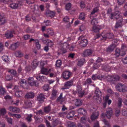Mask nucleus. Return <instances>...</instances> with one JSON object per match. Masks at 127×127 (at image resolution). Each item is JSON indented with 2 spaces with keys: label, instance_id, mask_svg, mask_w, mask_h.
Returning a JSON list of instances; mask_svg holds the SVG:
<instances>
[{
  "label": "nucleus",
  "instance_id": "obj_18",
  "mask_svg": "<svg viewBox=\"0 0 127 127\" xmlns=\"http://www.w3.org/2000/svg\"><path fill=\"white\" fill-rule=\"evenodd\" d=\"M38 64V62L36 59H34L32 62V68L33 69H35Z\"/></svg>",
  "mask_w": 127,
  "mask_h": 127
},
{
  "label": "nucleus",
  "instance_id": "obj_52",
  "mask_svg": "<svg viewBox=\"0 0 127 127\" xmlns=\"http://www.w3.org/2000/svg\"><path fill=\"white\" fill-rule=\"evenodd\" d=\"M59 121L57 120H55L53 121L52 123V125L53 127H55L57 126L58 124Z\"/></svg>",
  "mask_w": 127,
  "mask_h": 127
},
{
  "label": "nucleus",
  "instance_id": "obj_46",
  "mask_svg": "<svg viewBox=\"0 0 127 127\" xmlns=\"http://www.w3.org/2000/svg\"><path fill=\"white\" fill-rule=\"evenodd\" d=\"M41 73L43 74L47 75L48 74V72L47 69L46 68H42L41 70Z\"/></svg>",
  "mask_w": 127,
  "mask_h": 127
},
{
  "label": "nucleus",
  "instance_id": "obj_36",
  "mask_svg": "<svg viewBox=\"0 0 127 127\" xmlns=\"http://www.w3.org/2000/svg\"><path fill=\"white\" fill-rule=\"evenodd\" d=\"M46 32L49 34H50L51 35H53L54 34V32L52 29L49 28L47 29L46 30Z\"/></svg>",
  "mask_w": 127,
  "mask_h": 127
},
{
  "label": "nucleus",
  "instance_id": "obj_28",
  "mask_svg": "<svg viewBox=\"0 0 127 127\" xmlns=\"http://www.w3.org/2000/svg\"><path fill=\"white\" fill-rule=\"evenodd\" d=\"M92 81L90 78H88L86 81L84 82L83 83L84 85H86L87 84L89 85L91 84L92 83Z\"/></svg>",
  "mask_w": 127,
  "mask_h": 127
},
{
  "label": "nucleus",
  "instance_id": "obj_49",
  "mask_svg": "<svg viewBox=\"0 0 127 127\" xmlns=\"http://www.w3.org/2000/svg\"><path fill=\"white\" fill-rule=\"evenodd\" d=\"M36 78L37 79L40 81H43L44 80V77L43 76H37L36 77Z\"/></svg>",
  "mask_w": 127,
  "mask_h": 127
},
{
  "label": "nucleus",
  "instance_id": "obj_14",
  "mask_svg": "<svg viewBox=\"0 0 127 127\" xmlns=\"http://www.w3.org/2000/svg\"><path fill=\"white\" fill-rule=\"evenodd\" d=\"M121 49L122 52L121 54V56H123L126 54L127 51V47L126 45L123 44L122 45Z\"/></svg>",
  "mask_w": 127,
  "mask_h": 127
},
{
  "label": "nucleus",
  "instance_id": "obj_33",
  "mask_svg": "<svg viewBox=\"0 0 127 127\" xmlns=\"http://www.w3.org/2000/svg\"><path fill=\"white\" fill-rule=\"evenodd\" d=\"M15 54L17 57H21L23 56V53L21 51H16L15 53Z\"/></svg>",
  "mask_w": 127,
  "mask_h": 127
},
{
  "label": "nucleus",
  "instance_id": "obj_51",
  "mask_svg": "<svg viewBox=\"0 0 127 127\" xmlns=\"http://www.w3.org/2000/svg\"><path fill=\"white\" fill-rule=\"evenodd\" d=\"M71 6V3H69L67 4L65 6V9L67 10H69L70 9Z\"/></svg>",
  "mask_w": 127,
  "mask_h": 127
},
{
  "label": "nucleus",
  "instance_id": "obj_47",
  "mask_svg": "<svg viewBox=\"0 0 127 127\" xmlns=\"http://www.w3.org/2000/svg\"><path fill=\"white\" fill-rule=\"evenodd\" d=\"M6 93V91L5 89L2 87H0V94L1 95H3Z\"/></svg>",
  "mask_w": 127,
  "mask_h": 127
},
{
  "label": "nucleus",
  "instance_id": "obj_38",
  "mask_svg": "<svg viewBox=\"0 0 127 127\" xmlns=\"http://www.w3.org/2000/svg\"><path fill=\"white\" fill-rule=\"evenodd\" d=\"M100 29L98 27L94 26L93 27V30L94 32L98 33L99 32Z\"/></svg>",
  "mask_w": 127,
  "mask_h": 127
},
{
  "label": "nucleus",
  "instance_id": "obj_30",
  "mask_svg": "<svg viewBox=\"0 0 127 127\" xmlns=\"http://www.w3.org/2000/svg\"><path fill=\"white\" fill-rule=\"evenodd\" d=\"M8 72L15 76H18L19 75L17 73L16 71L13 69L9 70Z\"/></svg>",
  "mask_w": 127,
  "mask_h": 127
},
{
  "label": "nucleus",
  "instance_id": "obj_4",
  "mask_svg": "<svg viewBox=\"0 0 127 127\" xmlns=\"http://www.w3.org/2000/svg\"><path fill=\"white\" fill-rule=\"evenodd\" d=\"M20 85L23 88L27 89L28 88L27 81L25 79H21L19 81Z\"/></svg>",
  "mask_w": 127,
  "mask_h": 127
},
{
  "label": "nucleus",
  "instance_id": "obj_27",
  "mask_svg": "<svg viewBox=\"0 0 127 127\" xmlns=\"http://www.w3.org/2000/svg\"><path fill=\"white\" fill-rule=\"evenodd\" d=\"M44 112L46 113H48L51 110V107L50 105H49L44 108Z\"/></svg>",
  "mask_w": 127,
  "mask_h": 127
},
{
  "label": "nucleus",
  "instance_id": "obj_8",
  "mask_svg": "<svg viewBox=\"0 0 127 127\" xmlns=\"http://www.w3.org/2000/svg\"><path fill=\"white\" fill-rule=\"evenodd\" d=\"M92 52L90 49H87L85 50L83 53H81L83 57L89 56L92 54Z\"/></svg>",
  "mask_w": 127,
  "mask_h": 127
},
{
  "label": "nucleus",
  "instance_id": "obj_29",
  "mask_svg": "<svg viewBox=\"0 0 127 127\" xmlns=\"http://www.w3.org/2000/svg\"><path fill=\"white\" fill-rule=\"evenodd\" d=\"M102 69L106 72L110 71V70L109 66L106 65H103L102 66Z\"/></svg>",
  "mask_w": 127,
  "mask_h": 127
},
{
  "label": "nucleus",
  "instance_id": "obj_39",
  "mask_svg": "<svg viewBox=\"0 0 127 127\" xmlns=\"http://www.w3.org/2000/svg\"><path fill=\"white\" fill-rule=\"evenodd\" d=\"M62 63V62L61 60H58L56 61L55 65L57 67H60L61 66Z\"/></svg>",
  "mask_w": 127,
  "mask_h": 127
},
{
  "label": "nucleus",
  "instance_id": "obj_13",
  "mask_svg": "<svg viewBox=\"0 0 127 127\" xmlns=\"http://www.w3.org/2000/svg\"><path fill=\"white\" fill-rule=\"evenodd\" d=\"M99 115V112H95L93 113L91 116V118L92 121H94L97 119Z\"/></svg>",
  "mask_w": 127,
  "mask_h": 127
},
{
  "label": "nucleus",
  "instance_id": "obj_24",
  "mask_svg": "<svg viewBox=\"0 0 127 127\" xmlns=\"http://www.w3.org/2000/svg\"><path fill=\"white\" fill-rule=\"evenodd\" d=\"M74 114V112L72 111L70 112L67 115V118L68 119L71 120L73 117Z\"/></svg>",
  "mask_w": 127,
  "mask_h": 127
},
{
  "label": "nucleus",
  "instance_id": "obj_41",
  "mask_svg": "<svg viewBox=\"0 0 127 127\" xmlns=\"http://www.w3.org/2000/svg\"><path fill=\"white\" fill-rule=\"evenodd\" d=\"M46 42L47 43V45L50 47H52L54 45L53 42L51 40L49 39L47 40Z\"/></svg>",
  "mask_w": 127,
  "mask_h": 127
},
{
  "label": "nucleus",
  "instance_id": "obj_62",
  "mask_svg": "<svg viewBox=\"0 0 127 127\" xmlns=\"http://www.w3.org/2000/svg\"><path fill=\"white\" fill-rule=\"evenodd\" d=\"M86 95V94L85 93L84 90L82 91H81L80 92V97H82Z\"/></svg>",
  "mask_w": 127,
  "mask_h": 127
},
{
  "label": "nucleus",
  "instance_id": "obj_25",
  "mask_svg": "<svg viewBox=\"0 0 127 127\" xmlns=\"http://www.w3.org/2000/svg\"><path fill=\"white\" fill-rule=\"evenodd\" d=\"M115 48V46L114 45L112 44L108 47L106 50L107 52H111Z\"/></svg>",
  "mask_w": 127,
  "mask_h": 127
},
{
  "label": "nucleus",
  "instance_id": "obj_60",
  "mask_svg": "<svg viewBox=\"0 0 127 127\" xmlns=\"http://www.w3.org/2000/svg\"><path fill=\"white\" fill-rule=\"evenodd\" d=\"M35 0H26V1L28 4H31L35 2Z\"/></svg>",
  "mask_w": 127,
  "mask_h": 127
},
{
  "label": "nucleus",
  "instance_id": "obj_64",
  "mask_svg": "<svg viewBox=\"0 0 127 127\" xmlns=\"http://www.w3.org/2000/svg\"><path fill=\"white\" fill-rule=\"evenodd\" d=\"M4 98L6 100H8L9 99H11L12 98V96L7 95L6 96L4 97Z\"/></svg>",
  "mask_w": 127,
  "mask_h": 127
},
{
  "label": "nucleus",
  "instance_id": "obj_16",
  "mask_svg": "<svg viewBox=\"0 0 127 127\" xmlns=\"http://www.w3.org/2000/svg\"><path fill=\"white\" fill-rule=\"evenodd\" d=\"M8 109L10 111L14 113H18L19 111V109L18 108L12 106L9 107Z\"/></svg>",
  "mask_w": 127,
  "mask_h": 127
},
{
  "label": "nucleus",
  "instance_id": "obj_57",
  "mask_svg": "<svg viewBox=\"0 0 127 127\" xmlns=\"http://www.w3.org/2000/svg\"><path fill=\"white\" fill-rule=\"evenodd\" d=\"M58 93V91L55 89H53L52 91V95L53 96H56Z\"/></svg>",
  "mask_w": 127,
  "mask_h": 127
},
{
  "label": "nucleus",
  "instance_id": "obj_6",
  "mask_svg": "<svg viewBox=\"0 0 127 127\" xmlns=\"http://www.w3.org/2000/svg\"><path fill=\"white\" fill-rule=\"evenodd\" d=\"M71 73L68 71H65L62 74V76L64 79L66 80L68 79L70 77Z\"/></svg>",
  "mask_w": 127,
  "mask_h": 127
},
{
  "label": "nucleus",
  "instance_id": "obj_15",
  "mask_svg": "<svg viewBox=\"0 0 127 127\" xmlns=\"http://www.w3.org/2000/svg\"><path fill=\"white\" fill-rule=\"evenodd\" d=\"M6 22V21L3 15L0 13V25H3Z\"/></svg>",
  "mask_w": 127,
  "mask_h": 127
},
{
  "label": "nucleus",
  "instance_id": "obj_42",
  "mask_svg": "<svg viewBox=\"0 0 127 127\" xmlns=\"http://www.w3.org/2000/svg\"><path fill=\"white\" fill-rule=\"evenodd\" d=\"M98 23L97 20V19L95 18L93 19L91 22V24L94 26L96 25Z\"/></svg>",
  "mask_w": 127,
  "mask_h": 127
},
{
  "label": "nucleus",
  "instance_id": "obj_12",
  "mask_svg": "<svg viewBox=\"0 0 127 127\" xmlns=\"http://www.w3.org/2000/svg\"><path fill=\"white\" fill-rule=\"evenodd\" d=\"M88 43L87 40L86 39H82L80 43L81 46L83 47H86Z\"/></svg>",
  "mask_w": 127,
  "mask_h": 127
},
{
  "label": "nucleus",
  "instance_id": "obj_1",
  "mask_svg": "<svg viewBox=\"0 0 127 127\" xmlns=\"http://www.w3.org/2000/svg\"><path fill=\"white\" fill-rule=\"evenodd\" d=\"M120 13L119 11H116L114 13L111 14V16H110V18L111 19H116L117 20H120V18L122 17L120 16Z\"/></svg>",
  "mask_w": 127,
  "mask_h": 127
},
{
  "label": "nucleus",
  "instance_id": "obj_9",
  "mask_svg": "<svg viewBox=\"0 0 127 127\" xmlns=\"http://www.w3.org/2000/svg\"><path fill=\"white\" fill-rule=\"evenodd\" d=\"M95 94L96 96V98H95V96L93 97L94 99H98L100 96L102 95L101 92L99 90L98 88H96L95 92Z\"/></svg>",
  "mask_w": 127,
  "mask_h": 127
},
{
  "label": "nucleus",
  "instance_id": "obj_56",
  "mask_svg": "<svg viewBox=\"0 0 127 127\" xmlns=\"http://www.w3.org/2000/svg\"><path fill=\"white\" fill-rule=\"evenodd\" d=\"M8 56L6 55H4L2 57V58L3 60L5 62L8 61Z\"/></svg>",
  "mask_w": 127,
  "mask_h": 127
},
{
  "label": "nucleus",
  "instance_id": "obj_43",
  "mask_svg": "<svg viewBox=\"0 0 127 127\" xmlns=\"http://www.w3.org/2000/svg\"><path fill=\"white\" fill-rule=\"evenodd\" d=\"M80 114L81 115H85L87 114V111L84 109L80 108Z\"/></svg>",
  "mask_w": 127,
  "mask_h": 127
},
{
  "label": "nucleus",
  "instance_id": "obj_34",
  "mask_svg": "<svg viewBox=\"0 0 127 127\" xmlns=\"http://www.w3.org/2000/svg\"><path fill=\"white\" fill-rule=\"evenodd\" d=\"M67 124L68 127H77L74 123L71 121H68Z\"/></svg>",
  "mask_w": 127,
  "mask_h": 127
},
{
  "label": "nucleus",
  "instance_id": "obj_53",
  "mask_svg": "<svg viewBox=\"0 0 127 127\" xmlns=\"http://www.w3.org/2000/svg\"><path fill=\"white\" fill-rule=\"evenodd\" d=\"M35 44L36 48L37 49L39 50L41 48V45L39 44V41L37 40H35Z\"/></svg>",
  "mask_w": 127,
  "mask_h": 127
},
{
  "label": "nucleus",
  "instance_id": "obj_3",
  "mask_svg": "<svg viewBox=\"0 0 127 127\" xmlns=\"http://www.w3.org/2000/svg\"><path fill=\"white\" fill-rule=\"evenodd\" d=\"M28 83L31 86H35L36 87L38 86L39 84L37 81L34 80L33 78L29 77L28 78Z\"/></svg>",
  "mask_w": 127,
  "mask_h": 127
},
{
  "label": "nucleus",
  "instance_id": "obj_50",
  "mask_svg": "<svg viewBox=\"0 0 127 127\" xmlns=\"http://www.w3.org/2000/svg\"><path fill=\"white\" fill-rule=\"evenodd\" d=\"M103 61V60L102 58L99 57L96 60L95 62L98 64H99L100 65H101V63Z\"/></svg>",
  "mask_w": 127,
  "mask_h": 127
},
{
  "label": "nucleus",
  "instance_id": "obj_37",
  "mask_svg": "<svg viewBox=\"0 0 127 127\" xmlns=\"http://www.w3.org/2000/svg\"><path fill=\"white\" fill-rule=\"evenodd\" d=\"M6 111L5 109L3 108L0 109V115L3 116L6 113Z\"/></svg>",
  "mask_w": 127,
  "mask_h": 127
},
{
  "label": "nucleus",
  "instance_id": "obj_58",
  "mask_svg": "<svg viewBox=\"0 0 127 127\" xmlns=\"http://www.w3.org/2000/svg\"><path fill=\"white\" fill-rule=\"evenodd\" d=\"M80 6L81 9H84L85 7V4L84 1H81L80 3Z\"/></svg>",
  "mask_w": 127,
  "mask_h": 127
},
{
  "label": "nucleus",
  "instance_id": "obj_2",
  "mask_svg": "<svg viewBox=\"0 0 127 127\" xmlns=\"http://www.w3.org/2000/svg\"><path fill=\"white\" fill-rule=\"evenodd\" d=\"M23 2L22 1L19 2L18 3L13 2L10 3L9 6L13 9H16L20 6H22L23 5Z\"/></svg>",
  "mask_w": 127,
  "mask_h": 127
},
{
  "label": "nucleus",
  "instance_id": "obj_35",
  "mask_svg": "<svg viewBox=\"0 0 127 127\" xmlns=\"http://www.w3.org/2000/svg\"><path fill=\"white\" fill-rule=\"evenodd\" d=\"M101 65L96 62L93 64V68L94 69H98L100 66Z\"/></svg>",
  "mask_w": 127,
  "mask_h": 127
},
{
  "label": "nucleus",
  "instance_id": "obj_44",
  "mask_svg": "<svg viewBox=\"0 0 127 127\" xmlns=\"http://www.w3.org/2000/svg\"><path fill=\"white\" fill-rule=\"evenodd\" d=\"M33 115L32 114L28 115L26 118V120L28 122H31L32 120L31 118L32 117Z\"/></svg>",
  "mask_w": 127,
  "mask_h": 127
},
{
  "label": "nucleus",
  "instance_id": "obj_21",
  "mask_svg": "<svg viewBox=\"0 0 127 127\" xmlns=\"http://www.w3.org/2000/svg\"><path fill=\"white\" fill-rule=\"evenodd\" d=\"M124 84L119 83L116 86L115 88L117 90L120 92L121 91V90L122 89Z\"/></svg>",
  "mask_w": 127,
  "mask_h": 127
},
{
  "label": "nucleus",
  "instance_id": "obj_11",
  "mask_svg": "<svg viewBox=\"0 0 127 127\" xmlns=\"http://www.w3.org/2000/svg\"><path fill=\"white\" fill-rule=\"evenodd\" d=\"M123 21V18H120V20H118L116 24L115 28L116 29H118V28L121 27Z\"/></svg>",
  "mask_w": 127,
  "mask_h": 127
},
{
  "label": "nucleus",
  "instance_id": "obj_26",
  "mask_svg": "<svg viewBox=\"0 0 127 127\" xmlns=\"http://www.w3.org/2000/svg\"><path fill=\"white\" fill-rule=\"evenodd\" d=\"M58 51L59 52H58V55H60V54L63 55L66 53L67 52L66 49L64 48L63 47L60 49Z\"/></svg>",
  "mask_w": 127,
  "mask_h": 127
},
{
  "label": "nucleus",
  "instance_id": "obj_63",
  "mask_svg": "<svg viewBox=\"0 0 127 127\" xmlns=\"http://www.w3.org/2000/svg\"><path fill=\"white\" fill-rule=\"evenodd\" d=\"M35 14H33L32 17V18L33 21L35 22H37L38 21V20L37 19V16L36 17H35Z\"/></svg>",
  "mask_w": 127,
  "mask_h": 127
},
{
  "label": "nucleus",
  "instance_id": "obj_59",
  "mask_svg": "<svg viewBox=\"0 0 127 127\" xmlns=\"http://www.w3.org/2000/svg\"><path fill=\"white\" fill-rule=\"evenodd\" d=\"M80 121L82 123L85 124L86 121V118L84 117H83L81 118Z\"/></svg>",
  "mask_w": 127,
  "mask_h": 127
},
{
  "label": "nucleus",
  "instance_id": "obj_23",
  "mask_svg": "<svg viewBox=\"0 0 127 127\" xmlns=\"http://www.w3.org/2000/svg\"><path fill=\"white\" fill-rule=\"evenodd\" d=\"M34 95V93L31 92L27 93L25 95V97L26 98H33Z\"/></svg>",
  "mask_w": 127,
  "mask_h": 127
},
{
  "label": "nucleus",
  "instance_id": "obj_20",
  "mask_svg": "<svg viewBox=\"0 0 127 127\" xmlns=\"http://www.w3.org/2000/svg\"><path fill=\"white\" fill-rule=\"evenodd\" d=\"M19 44L18 42H16L12 44L10 47V48L11 50H14L19 46Z\"/></svg>",
  "mask_w": 127,
  "mask_h": 127
},
{
  "label": "nucleus",
  "instance_id": "obj_45",
  "mask_svg": "<svg viewBox=\"0 0 127 127\" xmlns=\"http://www.w3.org/2000/svg\"><path fill=\"white\" fill-rule=\"evenodd\" d=\"M120 90L121 91L120 92L125 93L127 91V87L124 84L122 89Z\"/></svg>",
  "mask_w": 127,
  "mask_h": 127
},
{
  "label": "nucleus",
  "instance_id": "obj_48",
  "mask_svg": "<svg viewBox=\"0 0 127 127\" xmlns=\"http://www.w3.org/2000/svg\"><path fill=\"white\" fill-rule=\"evenodd\" d=\"M111 78H113V81H118L120 79V77L118 75L112 76V77Z\"/></svg>",
  "mask_w": 127,
  "mask_h": 127
},
{
  "label": "nucleus",
  "instance_id": "obj_40",
  "mask_svg": "<svg viewBox=\"0 0 127 127\" xmlns=\"http://www.w3.org/2000/svg\"><path fill=\"white\" fill-rule=\"evenodd\" d=\"M98 11V9L97 7L94 8L93 10L90 15V17L91 18V17L93 14H94L95 13L97 12Z\"/></svg>",
  "mask_w": 127,
  "mask_h": 127
},
{
  "label": "nucleus",
  "instance_id": "obj_32",
  "mask_svg": "<svg viewBox=\"0 0 127 127\" xmlns=\"http://www.w3.org/2000/svg\"><path fill=\"white\" fill-rule=\"evenodd\" d=\"M120 50L118 48L116 49L115 51V53L114 54V56L116 58H118L121 55L120 54Z\"/></svg>",
  "mask_w": 127,
  "mask_h": 127
},
{
  "label": "nucleus",
  "instance_id": "obj_5",
  "mask_svg": "<svg viewBox=\"0 0 127 127\" xmlns=\"http://www.w3.org/2000/svg\"><path fill=\"white\" fill-rule=\"evenodd\" d=\"M13 34H14V32L13 30H8L5 33V36L7 38H10L13 36Z\"/></svg>",
  "mask_w": 127,
  "mask_h": 127
},
{
  "label": "nucleus",
  "instance_id": "obj_22",
  "mask_svg": "<svg viewBox=\"0 0 127 127\" xmlns=\"http://www.w3.org/2000/svg\"><path fill=\"white\" fill-rule=\"evenodd\" d=\"M15 95L17 97L22 96L23 95V92L20 90L17 91L15 94Z\"/></svg>",
  "mask_w": 127,
  "mask_h": 127
},
{
  "label": "nucleus",
  "instance_id": "obj_61",
  "mask_svg": "<svg viewBox=\"0 0 127 127\" xmlns=\"http://www.w3.org/2000/svg\"><path fill=\"white\" fill-rule=\"evenodd\" d=\"M122 115L125 116H127V111L125 109L122 110Z\"/></svg>",
  "mask_w": 127,
  "mask_h": 127
},
{
  "label": "nucleus",
  "instance_id": "obj_17",
  "mask_svg": "<svg viewBox=\"0 0 127 127\" xmlns=\"http://www.w3.org/2000/svg\"><path fill=\"white\" fill-rule=\"evenodd\" d=\"M25 105L26 108H31L32 106V104L31 101L29 100H26L25 101Z\"/></svg>",
  "mask_w": 127,
  "mask_h": 127
},
{
  "label": "nucleus",
  "instance_id": "obj_7",
  "mask_svg": "<svg viewBox=\"0 0 127 127\" xmlns=\"http://www.w3.org/2000/svg\"><path fill=\"white\" fill-rule=\"evenodd\" d=\"M113 115V110L112 108H109L107 109L106 112L105 113V115L106 117L108 119H110L112 116Z\"/></svg>",
  "mask_w": 127,
  "mask_h": 127
},
{
  "label": "nucleus",
  "instance_id": "obj_10",
  "mask_svg": "<svg viewBox=\"0 0 127 127\" xmlns=\"http://www.w3.org/2000/svg\"><path fill=\"white\" fill-rule=\"evenodd\" d=\"M45 99V95L42 93H41L38 95L37 97V100L41 102H43Z\"/></svg>",
  "mask_w": 127,
  "mask_h": 127
},
{
  "label": "nucleus",
  "instance_id": "obj_55",
  "mask_svg": "<svg viewBox=\"0 0 127 127\" xmlns=\"http://www.w3.org/2000/svg\"><path fill=\"white\" fill-rule=\"evenodd\" d=\"M63 48L65 49H68L69 48V44L65 42L63 44Z\"/></svg>",
  "mask_w": 127,
  "mask_h": 127
},
{
  "label": "nucleus",
  "instance_id": "obj_19",
  "mask_svg": "<svg viewBox=\"0 0 127 127\" xmlns=\"http://www.w3.org/2000/svg\"><path fill=\"white\" fill-rule=\"evenodd\" d=\"M46 14L48 16H49L51 18L54 17L55 14L54 12L50 11H47L46 13Z\"/></svg>",
  "mask_w": 127,
  "mask_h": 127
},
{
  "label": "nucleus",
  "instance_id": "obj_31",
  "mask_svg": "<svg viewBox=\"0 0 127 127\" xmlns=\"http://www.w3.org/2000/svg\"><path fill=\"white\" fill-rule=\"evenodd\" d=\"M64 85L67 87L69 88V87L73 85V81L72 80L68 81L65 83Z\"/></svg>",
  "mask_w": 127,
  "mask_h": 127
},
{
  "label": "nucleus",
  "instance_id": "obj_54",
  "mask_svg": "<svg viewBox=\"0 0 127 127\" xmlns=\"http://www.w3.org/2000/svg\"><path fill=\"white\" fill-rule=\"evenodd\" d=\"M85 19V14L84 13L82 12L80 14V20H84Z\"/></svg>",
  "mask_w": 127,
  "mask_h": 127
}]
</instances>
